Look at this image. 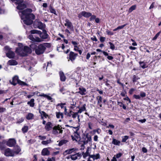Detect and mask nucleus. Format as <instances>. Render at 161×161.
<instances>
[{
    "label": "nucleus",
    "mask_w": 161,
    "mask_h": 161,
    "mask_svg": "<svg viewBox=\"0 0 161 161\" xmlns=\"http://www.w3.org/2000/svg\"><path fill=\"white\" fill-rule=\"evenodd\" d=\"M53 125L52 123L50 121L48 122L45 126V128L47 131H49L52 128Z\"/></svg>",
    "instance_id": "obj_15"
},
{
    "label": "nucleus",
    "mask_w": 161,
    "mask_h": 161,
    "mask_svg": "<svg viewBox=\"0 0 161 161\" xmlns=\"http://www.w3.org/2000/svg\"><path fill=\"white\" fill-rule=\"evenodd\" d=\"M127 25V24H125V25H122L121 26H119L117 27V29H118V30L121 29H123Z\"/></svg>",
    "instance_id": "obj_51"
},
{
    "label": "nucleus",
    "mask_w": 161,
    "mask_h": 161,
    "mask_svg": "<svg viewBox=\"0 0 161 161\" xmlns=\"http://www.w3.org/2000/svg\"><path fill=\"white\" fill-rule=\"evenodd\" d=\"M16 4L18 5L17 8L19 10H22L26 7V5L23 2V0H15L14 1Z\"/></svg>",
    "instance_id": "obj_5"
},
{
    "label": "nucleus",
    "mask_w": 161,
    "mask_h": 161,
    "mask_svg": "<svg viewBox=\"0 0 161 161\" xmlns=\"http://www.w3.org/2000/svg\"><path fill=\"white\" fill-rule=\"evenodd\" d=\"M98 136L97 135L94 136L93 137V140L97 142L98 141Z\"/></svg>",
    "instance_id": "obj_63"
},
{
    "label": "nucleus",
    "mask_w": 161,
    "mask_h": 161,
    "mask_svg": "<svg viewBox=\"0 0 161 161\" xmlns=\"http://www.w3.org/2000/svg\"><path fill=\"white\" fill-rule=\"evenodd\" d=\"M23 48L20 47L17 48L16 50V52L19 55L22 56H26L25 53L24 52Z\"/></svg>",
    "instance_id": "obj_12"
},
{
    "label": "nucleus",
    "mask_w": 161,
    "mask_h": 161,
    "mask_svg": "<svg viewBox=\"0 0 161 161\" xmlns=\"http://www.w3.org/2000/svg\"><path fill=\"white\" fill-rule=\"evenodd\" d=\"M77 56L78 54L77 53H75L73 52H70L69 54V58H68V59L69 58L68 61H69L70 60L73 63Z\"/></svg>",
    "instance_id": "obj_9"
},
{
    "label": "nucleus",
    "mask_w": 161,
    "mask_h": 161,
    "mask_svg": "<svg viewBox=\"0 0 161 161\" xmlns=\"http://www.w3.org/2000/svg\"><path fill=\"white\" fill-rule=\"evenodd\" d=\"M41 154L43 156L48 155L50 154V152L48 150V148H45L42 149Z\"/></svg>",
    "instance_id": "obj_19"
},
{
    "label": "nucleus",
    "mask_w": 161,
    "mask_h": 161,
    "mask_svg": "<svg viewBox=\"0 0 161 161\" xmlns=\"http://www.w3.org/2000/svg\"><path fill=\"white\" fill-rule=\"evenodd\" d=\"M66 104L65 103H58L57 106H60L62 108H64L66 107L64 105Z\"/></svg>",
    "instance_id": "obj_47"
},
{
    "label": "nucleus",
    "mask_w": 161,
    "mask_h": 161,
    "mask_svg": "<svg viewBox=\"0 0 161 161\" xmlns=\"http://www.w3.org/2000/svg\"><path fill=\"white\" fill-rule=\"evenodd\" d=\"M16 143L15 140L13 139H10L7 142V145L9 147H13Z\"/></svg>",
    "instance_id": "obj_17"
},
{
    "label": "nucleus",
    "mask_w": 161,
    "mask_h": 161,
    "mask_svg": "<svg viewBox=\"0 0 161 161\" xmlns=\"http://www.w3.org/2000/svg\"><path fill=\"white\" fill-rule=\"evenodd\" d=\"M56 117L58 119H62L63 118V113L60 112H56Z\"/></svg>",
    "instance_id": "obj_30"
},
{
    "label": "nucleus",
    "mask_w": 161,
    "mask_h": 161,
    "mask_svg": "<svg viewBox=\"0 0 161 161\" xmlns=\"http://www.w3.org/2000/svg\"><path fill=\"white\" fill-rule=\"evenodd\" d=\"M17 149V151H14V152L11 150L9 148H8L5 149L4 152V155L7 156H14V153L17 154L20 151V149L18 147H16Z\"/></svg>",
    "instance_id": "obj_3"
},
{
    "label": "nucleus",
    "mask_w": 161,
    "mask_h": 161,
    "mask_svg": "<svg viewBox=\"0 0 161 161\" xmlns=\"http://www.w3.org/2000/svg\"><path fill=\"white\" fill-rule=\"evenodd\" d=\"M43 31L44 32L43 33H42L41 32V34H39L40 36L42 39H46L48 37V35L46 33L45 30H44Z\"/></svg>",
    "instance_id": "obj_26"
},
{
    "label": "nucleus",
    "mask_w": 161,
    "mask_h": 161,
    "mask_svg": "<svg viewBox=\"0 0 161 161\" xmlns=\"http://www.w3.org/2000/svg\"><path fill=\"white\" fill-rule=\"evenodd\" d=\"M28 126H25L22 128V131L23 133H25L27 132L28 130Z\"/></svg>",
    "instance_id": "obj_42"
},
{
    "label": "nucleus",
    "mask_w": 161,
    "mask_h": 161,
    "mask_svg": "<svg viewBox=\"0 0 161 161\" xmlns=\"http://www.w3.org/2000/svg\"><path fill=\"white\" fill-rule=\"evenodd\" d=\"M51 66H52L51 62H48L47 64V67L46 69H47V68H50L51 67Z\"/></svg>",
    "instance_id": "obj_61"
},
{
    "label": "nucleus",
    "mask_w": 161,
    "mask_h": 161,
    "mask_svg": "<svg viewBox=\"0 0 161 161\" xmlns=\"http://www.w3.org/2000/svg\"><path fill=\"white\" fill-rule=\"evenodd\" d=\"M86 104H84L81 106L77 107L76 108H78L79 109V110L77 111L78 113L79 114H80L83 111H86Z\"/></svg>",
    "instance_id": "obj_16"
},
{
    "label": "nucleus",
    "mask_w": 161,
    "mask_h": 161,
    "mask_svg": "<svg viewBox=\"0 0 161 161\" xmlns=\"http://www.w3.org/2000/svg\"><path fill=\"white\" fill-rule=\"evenodd\" d=\"M39 112L41 115L42 119H43V117L45 118H48L49 119H50V116L44 111H39Z\"/></svg>",
    "instance_id": "obj_20"
},
{
    "label": "nucleus",
    "mask_w": 161,
    "mask_h": 161,
    "mask_svg": "<svg viewBox=\"0 0 161 161\" xmlns=\"http://www.w3.org/2000/svg\"><path fill=\"white\" fill-rule=\"evenodd\" d=\"M28 38L31 41L34 42H40L41 41V39L39 37L36 36L32 35H30L29 36Z\"/></svg>",
    "instance_id": "obj_11"
},
{
    "label": "nucleus",
    "mask_w": 161,
    "mask_h": 161,
    "mask_svg": "<svg viewBox=\"0 0 161 161\" xmlns=\"http://www.w3.org/2000/svg\"><path fill=\"white\" fill-rule=\"evenodd\" d=\"M36 24L37 27L40 29H43L45 28V25L40 21H37Z\"/></svg>",
    "instance_id": "obj_21"
},
{
    "label": "nucleus",
    "mask_w": 161,
    "mask_h": 161,
    "mask_svg": "<svg viewBox=\"0 0 161 161\" xmlns=\"http://www.w3.org/2000/svg\"><path fill=\"white\" fill-rule=\"evenodd\" d=\"M55 158L54 157H52L51 158H48L47 161H53L55 160Z\"/></svg>",
    "instance_id": "obj_60"
},
{
    "label": "nucleus",
    "mask_w": 161,
    "mask_h": 161,
    "mask_svg": "<svg viewBox=\"0 0 161 161\" xmlns=\"http://www.w3.org/2000/svg\"><path fill=\"white\" fill-rule=\"evenodd\" d=\"M70 157L72 160H75L78 158V157H80V154L77 153L74 155L70 156Z\"/></svg>",
    "instance_id": "obj_22"
},
{
    "label": "nucleus",
    "mask_w": 161,
    "mask_h": 161,
    "mask_svg": "<svg viewBox=\"0 0 161 161\" xmlns=\"http://www.w3.org/2000/svg\"><path fill=\"white\" fill-rule=\"evenodd\" d=\"M30 32L31 34H37L39 35V34H41V31H40L35 30L31 31Z\"/></svg>",
    "instance_id": "obj_36"
},
{
    "label": "nucleus",
    "mask_w": 161,
    "mask_h": 161,
    "mask_svg": "<svg viewBox=\"0 0 161 161\" xmlns=\"http://www.w3.org/2000/svg\"><path fill=\"white\" fill-rule=\"evenodd\" d=\"M139 79V78L137 76H136L135 75H134L133 78V82H136Z\"/></svg>",
    "instance_id": "obj_49"
},
{
    "label": "nucleus",
    "mask_w": 161,
    "mask_h": 161,
    "mask_svg": "<svg viewBox=\"0 0 161 161\" xmlns=\"http://www.w3.org/2000/svg\"><path fill=\"white\" fill-rule=\"evenodd\" d=\"M161 33V31H159L154 36V37L153 38V40H156L158 36Z\"/></svg>",
    "instance_id": "obj_45"
},
{
    "label": "nucleus",
    "mask_w": 161,
    "mask_h": 161,
    "mask_svg": "<svg viewBox=\"0 0 161 161\" xmlns=\"http://www.w3.org/2000/svg\"><path fill=\"white\" fill-rule=\"evenodd\" d=\"M23 48L24 49V52H25L26 56L27 55L28 53H31V50L28 47L25 46Z\"/></svg>",
    "instance_id": "obj_24"
},
{
    "label": "nucleus",
    "mask_w": 161,
    "mask_h": 161,
    "mask_svg": "<svg viewBox=\"0 0 161 161\" xmlns=\"http://www.w3.org/2000/svg\"><path fill=\"white\" fill-rule=\"evenodd\" d=\"M78 149L76 148H72L66 150L65 153L67 154H70L72 153L75 151H78Z\"/></svg>",
    "instance_id": "obj_23"
},
{
    "label": "nucleus",
    "mask_w": 161,
    "mask_h": 161,
    "mask_svg": "<svg viewBox=\"0 0 161 161\" xmlns=\"http://www.w3.org/2000/svg\"><path fill=\"white\" fill-rule=\"evenodd\" d=\"M91 16V13L83 11L81 12L78 14V17L79 18H81L83 16L86 18H88L90 17Z\"/></svg>",
    "instance_id": "obj_10"
},
{
    "label": "nucleus",
    "mask_w": 161,
    "mask_h": 161,
    "mask_svg": "<svg viewBox=\"0 0 161 161\" xmlns=\"http://www.w3.org/2000/svg\"><path fill=\"white\" fill-rule=\"evenodd\" d=\"M139 64L140 66L143 69H145V68L147 67L146 64L144 62H140Z\"/></svg>",
    "instance_id": "obj_38"
},
{
    "label": "nucleus",
    "mask_w": 161,
    "mask_h": 161,
    "mask_svg": "<svg viewBox=\"0 0 161 161\" xmlns=\"http://www.w3.org/2000/svg\"><path fill=\"white\" fill-rule=\"evenodd\" d=\"M4 142H0V149L2 150L5 148L4 146Z\"/></svg>",
    "instance_id": "obj_48"
},
{
    "label": "nucleus",
    "mask_w": 161,
    "mask_h": 161,
    "mask_svg": "<svg viewBox=\"0 0 161 161\" xmlns=\"http://www.w3.org/2000/svg\"><path fill=\"white\" fill-rule=\"evenodd\" d=\"M40 96H41V97H46V98H47V99L49 100H52V98L50 96L47 95L45 94L44 93H42V94H40Z\"/></svg>",
    "instance_id": "obj_34"
},
{
    "label": "nucleus",
    "mask_w": 161,
    "mask_h": 161,
    "mask_svg": "<svg viewBox=\"0 0 161 161\" xmlns=\"http://www.w3.org/2000/svg\"><path fill=\"white\" fill-rule=\"evenodd\" d=\"M122 142H125L129 138V136H125L122 137Z\"/></svg>",
    "instance_id": "obj_43"
},
{
    "label": "nucleus",
    "mask_w": 161,
    "mask_h": 161,
    "mask_svg": "<svg viewBox=\"0 0 161 161\" xmlns=\"http://www.w3.org/2000/svg\"><path fill=\"white\" fill-rule=\"evenodd\" d=\"M105 38L104 37H101L100 38V40L102 42H104L105 40Z\"/></svg>",
    "instance_id": "obj_64"
},
{
    "label": "nucleus",
    "mask_w": 161,
    "mask_h": 161,
    "mask_svg": "<svg viewBox=\"0 0 161 161\" xmlns=\"http://www.w3.org/2000/svg\"><path fill=\"white\" fill-rule=\"evenodd\" d=\"M109 44L110 45V48L113 50L114 49L115 47L114 45L111 42H109Z\"/></svg>",
    "instance_id": "obj_52"
},
{
    "label": "nucleus",
    "mask_w": 161,
    "mask_h": 161,
    "mask_svg": "<svg viewBox=\"0 0 161 161\" xmlns=\"http://www.w3.org/2000/svg\"><path fill=\"white\" fill-rule=\"evenodd\" d=\"M86 138L87 139V140L86 141H85L84 142V144H86L88 142H90L92 141V139L91 137L90 136V135L87 136H86Z\"/></svg>",
    "instance_id": "obj_39"
},
{
    "label": "nucleus",
    "mask_w": 161,
    "mask_h": 161,
    "mask_svg": "<svg viewBox=\"0 0 161 161\" xmlns=\"http://www.w3.org/2000/svg\"><path fill=\"white\" fill-rule=\"evenodd\" d=\"M50 46L49 43H45L39 45L35 50V52L37 55L42 54L44 52L46 47Z\"/></svg>",
    "instance_id": "obj_2"
},
{
    "label": "nucleus",
    "mask_w": 161,
    "mask_h": 161,
    "mask_svg": "<svg viewBox=\"0 0 161 161\" xmlns=\"http://www.w3.org/2000/svg\"><path fill=\"white\" fill-rule=\"evenodd\" d=\"M140 97H145L146 96V94L143 92H141L140 94Z\"/></svg>",
    "instance_id": "obj_53"
},
{
    "label": "nucleus",
    "mask_w": 161,
    "mask_h": 161,
    "mask_svg": "<svg viewBox=\"0 0 161 161\" xmlns=\"http://www.w3.org/2000/svg\"><path fill=\"white\" fill-rule=\"evenodd\" d=\"M59 75L61 80L62 81H65L66 80V77L63 72H59Z\"/></svg>",
    "instance_id": "obj_28"
},
{
    "label": "nucleus",
    "mask_w": 161,
    "mask_h": 161,
    "mask_svg": "<svg viewBox=\"0 0 161 161\" xmlns=\"http://www.w3.org/2000/svg\"><path fill=\"white\" fill-rule=\"evenodd\" d=\"M4 48L5 50L7 51V53H6L7 57L10 58H14L15 56V53L11 51L9 47L6 46Z\"/></svg>",
    "instance_id": "obj_6"
},
{
    "label": "nucleus",
    "mask_w": 161,
    "mask_h": 161,
    "mask_svg": "<svg viewBox=\"0 0 161 161\" xmlns=\"http://www.w3.org/2000/svg\"><path fill=\"white\" fill-rule=\"evenodd\" d=\"M124 99L125 100L128 101L129 103H130L131 102L129 98L127 97H126L125 98H124Z\"/></svg>",
    "instance_id": "obj_62"
},
{
    "label": "nucleus",
    "mask_w": 161,
    "mask_h": 161,
    "mask_svg": "<svg viewBox=\"0 0 161 161\" xmlns=\"http://www.w3.org/2000/svg\"><path fill=\"white\" fill-rule=\"evenodd\" d=\"M62 132L63 130H62V127L61 125H58L53 127L52 133L53 134L58 135L59 134L62 133Z\"/></svg>",
    "instance_id": "obj_4"
},
{
    "label": "nucleus",
    "mask_w": 161,
    "mask_h": 161,
    "mask_svg": "<svg viewBox=\"0 0 161 161\" xmlns=\"http://www.w3.org/2000/svg\"><path fill=\"white\" fill-rule=\"evenodd\" d=\"M155 4V3L153 2L151 4V5L150 7L149 8V9H152L154 8V5Z\"/></svg>",
    "instance_id": "obj_59"
},
{
    "label": "nucleus",
    "mask_w": 161,
    "mask_h": 161,
    "mask_svg": "<svg viewBox=\"0 0 161 161\" xmlns=\"http://www.w3.org/2000/svg\"><path fill=\"white\" fill-rule=\"evenodd\" d=\"M64 25L70 31H74V26L72 23L67 19L65 20Z\"/></svg>",
    "instance_id": "obj_8"
},
{
    "label": "nucleus",
    "mask_w": 161,
    "mask_h": 161,
    "mask_svg": "<svg viewBox=\"0 0 161 161\" xmlns=\"http://www.w3.org/2000/svg\"><path fill=\"white\" fill-rule=\"evenodd\" d=\"M100 155L99 153L96 154H93L90 155V158H93L94 160L99 158Z\"/></svg>",
    "instance_id": "obj_25"
},
{
    "label": "nucleus",
    "mask_w": 161,
    "mask_h": 161,
    "mask_svg": "<svg viewBox=\"0 0 161 161\" xmlns=\"http://www.w3.org/2000/svg\"><path fill=\"white\" fill-rule=\"evenodd\" d=\"M112 143L114 145L119 146L120 143V142L116 139L113 138Z\"/></svg>",
    "instance_id": "obj_31"
},
{
    "label": "nucleus",
    "mask_w": 161,
    "mask_h": 161,
    "mask_svg": "<svg viewBox=\"0 0 161 161\" xmlns=\"http://www.w3.org/2000/svg\"><path fill=\"white\" fill-rule=\"evenodd\" d=\"M74 128L76 129V130L74 133V136H71V137L73 140L77 141V140H79L80 138L79 134L77 132V131L79 130V127H74Z\"/></svg>",
    "instance_id": "obj_7"
},
{
    "label": "nucleus",
    "mask_w": 161,
    "mask_h": 161,
    "mask_svg": "<svg viewBox=\"0 0 161 161\" xmlns=\"http://www.w3.org/2000/svg\"><path fill=\"white\" fill-rule=\"evenodd\" d=\"M8 64L10 65H17L18 64V63L16 61L11 59L8 61Z\"/></svg>",
    "instance_id": "obj_29"
},
{
    "label": "nucleus",
    "mask_w": 161,
    "mask_h": 161,
    "mask_svg": "<svg viewBox=\"0 0 161 161\" xmlns=\"http://www.w3.org/2000/svg\"><path fill=\"white\" fill-rule=\"evenodd\" d=\"M122 155V154L121 153H119L117 154L115 156H116V158H120Z\"/></svg>",
    "instance_id": "obj_56"
},
{
    "label": "nucleus",
    "mask_w": 161,
    "mask_h": 161,
    "mask_svg": "<svg viewBox=\"0 0 161 161\" xmlns=\"http://www.w3.org/2000/svg\"><path fill=\"white\" fill-rule=\"evenodd\" d=\"M88 127L90 129H92V123L91 122H89L88 123Z\"/></svg>",
    "instance_id": "obj_57"
},
{
    "label": "nucleus",
    "mask_w": 161,
    "mask_h": 161,
    "mask_svg": "<svg viewBox=\"0 0 161 161\" xmlns=\"http://www.w3.org/2000/svg\"><path fill=\"white\" fill-rule=\"evenodd\" d=\"M79 91L78 92L81 95H85L86 93V89L82 87H80L79 88Z\"/></svg>",
    "instance_id": "obj_18"
},
{
    "label": "nucleus",
    "mask_w": 161,
    "mask_h": 161,
    "mask_svg": "<svg viewBox=\"0 0 161 161\" xmlns=\"http://www.w3.org/2000/svg\"><path fill=\"white\" fill-rule=\"evenodd\" d=\"M51 142V139H49L46 141H42L41 143L42 144L44 145H47Z\"/></svg>",
    "instance_id": "obj_35"
},
{
    "label": "nucleus",
    "mask_w": 161,
    "mask_h": 161,
    "mask_svg": "<svg viewBox=\"0 0 161 161\" xmlns=\"http://www.w3.org/2000/svg\"><path fill=\"white\" fill-rule=\"evenodd\" d=\"M79 114V113H78V112L73 113V114H72V117L73 119H75L76 117H77L78 121L80 122V119L79 118L80 115L78 114Z\"/></svg>",
    "instance_id": "obj_27"
},
{
    "label": "nucleus",
    "mask_w": 161,
    "mask_h": 161,
    "mask_svg": "<svg viewBox=\"0 0 161 161\" xmlns=\"http://www.w3.org/2000/svg\"><path fill=\"white\" fill-rule=\"evenodd\" d=\"M68 142L66 140H62L59 142L58 143V145L59 146H61L62 145L64 144H65L67 143Z\"/></svg>",
    "instance_id": "obj_40"
},
{
    "label": "nucleus",
    "mask_w": 161,
    "mask_h": 161,
    "mask_svg": "<svg viewBox=\"0 0 161 161\" xmlns=\"http://www.w3.org/2000/svg\"><path fill=\"white\" fill-rule=\"evenodd\" d=\"M106 32L107 34L108 35H112L114 34V33L113 32L110 31L108 30H107Z\"/></svg>",
    "instance_id": "obj_58"
},
{
    "label": "nucleus",
    "mask_w": 161,
    "mask_h": 161,
    "mask_svg": "<svg viewBox=\"0 0 161 161\" xmlns=\"http://www.w3.org/2000/svg\"><path fill=\"white\" fill-rule=\"evenodd\" d=\"M72 43L74 45V47L78 48L77 43L75 41H72Z\"/></svg>",
    "instance_id": "obj_55"
},
{
    "label": "nucleus",
    "mask_w": 161,
    "mask_h": 161,
    "mask_svg": "<svg viewBox=\"0 0 161 161\" xmlns=\"http://www.w3.org/2000/svg\"><path fill=\"white\" fill-rule=\"evenodd\" d=\"M96 16L95 15H92L91 14V16H90V21H92L94 19H95L96 18Z\"/></svg>",
    "instance_id": "obj_50"
},
{
    "label": "nucleus",
    "mask_w": 161,
    "mask_h": 161,
    "mask_svg": "<svg viewBox=\"0 0 161 161\" xmlns=\"http://www.w3.org/2000/svg\"><path fill=\"white\" fill-rule=\"evenodd\" d=\"M26 118L28 120L32 119L34 118V115L31 113H29L26 116Z\"/></svg>",
    "instance_id": "obj_33"
},
{
    "label": "nucleus",
    "mask_w": 161,
    "mask_h": 161,
    "mask_svg": "<svg viewBox=\"0 0 161 161\" xmlns=\"http://www.w3.org/2000/svg\"><path fill=\"white\" fill-rule=\"evenodd\" d=\"M91 148L90 147H88L87 148L86 152L85 153L83 152L82 155L84 158H85L88 156L90 157V153H91Z\"/></svg>",
    "instance_id": "obj_13"
},
{
    "label": "nucleus",
    "mask_w": 161,
    "mask_h": 161,
    "mask_svg": "<svg viewBox=\"0 0 161 161\" xmlns=\"http://www.w3.org/2000/svg\"><path fill=\"white\" fill-rule=\"evenodd\" d=\"M35 100L33 98L31 99L30 101L27 102V104L30 105V106L31 107H34L35 105L34 103Z\"/></svg>",
    "instance_id": "obj_32"
},
{
    "label": "nucleus",
    "mask_w": 161,
    "mask_h": 161,
    "mask_svg": "<svg viewBox=\"0 0 161 161\" xmlns=\"http://www.w3.org/2000/svg\"><path fill=\"white\" fill-rule=\"evenodd\" d=\"M98 104H100L102 101V97L101 96H98L97 98Z\"/></svg>",
    "instance_id": "obj_46"
},
{
    "label": "nucleus",
    "mask_w": 161,
    "mask_h": 161,
    "mask_svg": "<svg viewBox=\"0 0 161 161\" xmlns=\"http://www.w3.org/2000/svg\"><path fill=\"white\" fill-rule=\"evenodd\" d=\"M49 10H50V12H51V13L57 15L56 11L52 7H51L50 8Z\"/></svg>",
    "instance_id": "obj_44"
},
{
    "label": "nucleus",
    "mask_w": 161,
    "mask_h": 161,
    "mask_svg": "<svg viewBox=\"0 0 161 161\" xmlns=\"http://www.w3.org/2000/svg\"><path fill=\"white\" fill-rule=\"evenodd\" d=\"M136 8V5H134L131 6L128 10V12L130 13L133 10H135Z\"/></svg>",
    "instance_id": "obj_37"
},
{
    "label": "nucleus",
    "mask_w": 161,
    "mask_h": 161,
    "mask_svg": "<svg viewBox=\"0 0 161 161\" xmlns=\"http://www.w3.org/2000/svg\"><path fill=\"white\" fill-rule=\"evenodd\" d=\"M19 80L18 76L16 75L13 77L12 81L10 80V82L14 85H15L17 83H18Z\"/></svg>",
    "instance_id": "obj_14"
},
{
    "label": "nucleus",
    "mask_w": 161,
    "mask_h": 161,
    "mask_svg": "<svg viewBox=\"0 0 161 161\" xmlns=\"http://www.w3.org/2000/svg\"><path fill=\"white\" fill-rule=\"evenodd\" d=\"M19 85L23 86H28V85L25 83V82L22 81L20 80H19V82L18 83Z\"/></svg>",
    "instance_id": "obj_41"
},
{
    "label": "nucleus",
    "mask_w": 161,
    "mask_h": 161,
    "mask_svg": "<svg viewBox=\"0 0 161 161\" xmlns=\"http://www.w3.org/2000/svg\"><path fill=\"white\" fill-rule=\"evenodd\" d=\"M133 97L136 99H140L141 98L140 96L139 95H134Z\"/></svg>",
    "instance_id": "obj_54"
},
{
    "label": "nucleus",
    "mask_w": 161,
    "mask_h": 161,
    "mask_svg": "<svg viewBox=\"0 0 161 161\" xmlns=\"http://www.w3.org/2000/svg\"><path fill=\"white\" fill-rule=\"evenodd\" d=\"M32 11L31 9L27 8L19 12L24 23L27 25L31 24L33 22L32 20L35 19V15L33 14H31Z\"/></svg>",
    "instance_id": "obj_1"
}]
</instances>
